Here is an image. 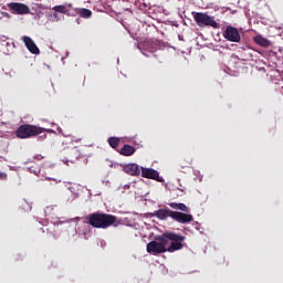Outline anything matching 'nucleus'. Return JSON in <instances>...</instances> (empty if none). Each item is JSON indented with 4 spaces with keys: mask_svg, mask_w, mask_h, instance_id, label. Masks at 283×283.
Returning <instances> with one entry per match:
<instances>
[{
    "mask_svg": "<svg viewBox=\"0 0 283 283\" xmlns=\"http://www.w3.org/2000/svg\"><path fill=\"white\" fill-rule=\"evenodd\" d=\"M118 218L114 214L105 213V212H93L86 216V222L93 229H109V227H114Z\"/></svg>",
    "mask_w": 283,
    "mask_h": 283,
    "instance_id": "nucleus-1",
    "label": "nucleus"
},
{
    "mask_svg": "<svg viewBox=\"0 0 283 283\" xmlns=\"http://www.w3.org/2000/svg\"><path fill=\"white\" fill-rule=\"evenodd\" d=\"M186 237L178 234L176 232H165L160 242L165 245V249H185L187 243H185Z\"/></svg>",
    "mask_w": 283,
    "mask_h": 283,
    "instance_id": "nucleus-2",
    "label": "nucleus"
},
{
    "mask_svg": "<svg viewBox=\"0 0 283 283\" xmlns=\"http://www.w3.org/2000/svg\"><path fill=\"white\" fill-rule=\"evenodd\" d=\"M45 132V128L36 126V125H30V124H23L18 127L15 130L17 138H34V136H39L40 134H43Z\"/></svg>",
    "mask_w": 283,
    "mask_h": 283,
    "instance_id": "nucleus-3",
    "label": "nucleus"
},
{
    "mask_svg": "<svg viewBox=\"0 0 283 283\" xmlns=\"http://www.w3.org/2000/svg\"><path fill=\"white\" fill-rule=\"evenodd\" d=\"M193 19L199 28H213L218 30L220 24L216 22V19L205 12L193 13Z\"/></svg>",
    "mask_w": 283,
    "mask_h": 283,
    "instance_id": "nucleus-4",
    "label": "nucleus"
},
{
    "mask_svg": "<svg viewBox=\"0 0 283 283\" xmlns=\"http://www.w3.org/2000/svg\"><path fill=\"white\" fill-rule=\"evenodd\" d=\"M223 39L231 43H240V41H242V35H240V31L235 29V27L228 25L223 31Z\"/></svg>",
    "mask_w": 283,
    "mask_h": 283,
    "instance_id": "nucleus-5",
    "label": "nucleus"
},
{
    "mask_svg": "<svg viewBox=\"0 0 283 283\" xmlns=\"http://www.w3.org/2000/svg\"><path fill=\"white\" fill-rule=\"evenodd\" d=\"M9 10L12 14H30V7L21 2H10L8 3Z\"/></svg>",
    "mask_w": 283,
    "mask_h": 283,
    "instance_id": "nucleus-6",
    "label": "nucleus"
},
{
    "mask_svg": "<svg viewBox=\"0 0 283 283\" xmlns=\"http://www.w3.org/2000/svg\"><path fill=\"white\" fill-rule=\"evenodd\" d=\"M172 220L179 222V224H189L193 222V216L185 212L172 211Z\"/></svg>",
    "mask_w": 283,
    "mask_h": 283,
    "instance_id": "nucleus-7",
    "label": "nucleus"
},
{
    "mask_svg": "<svg viewBox=\"0 0 283 283\" xmlns=\"http://www.w3.org/2000/svg\"><path fill=\"white\" fill-rule=\"evenodd\" d=\"M22 41H23L27 50H29V52H31V54H41V50H39V46L36 45V43H34V40H32V38L24 35L22 38Z\"/></svg>",
    "mask_w": 283,
    "mask_h": 283,
    "instance_id": "nucleus-8",
    "label": "nucleus"
},
{
    "mask_svg": "<svg viewBox=\"0 0 283 283\" xmlns=\"http://www.w3.org/2000/svg\"><path fill=\"white\" fill-rule=\"evenodd\" d=\"M142 178H148L150 180H157L160 182L158 178H160V174L153 168H142Z\"/></svg>",
    "mask_w": 283,
    "mask_h": 283,
    "instance_id": "nucleus-9",
    "label": "nucleus"
},
{
    "mask_svg": "<svg viewBox=\"0 0 283 283\" xmlns=\"http://www.w3.org/2000/svg\"><path fill=\"white\" fill-rule=\"evenodd\" d=\"M155 218H157L158 220H167V218H174V210L170 209H159L156 210L154 213Z\"/></svg>",
    "mask_w": 283,
    "mask_h": 283,
    "instance_id": "nucleus-10",
    "label": "nucleus"
},
{
    "mask_svg": "<svg viewBox=\"0 0 283 283\" xmlns=\"http://www.w3.org/2000/svg\"><path fill=\"white\" fill-rule=\"evenodd\" d=\"M124 171L129 176H140V168L137 164H128L124 167Z\"/></svg>",
    "mask_w": 283,
    "mask_h": 283,
    "instance_id": "nucleus-11",
    "label": "nucleus"
},
{
    "mask_svg": "<svg viewBox=\"0 0 283 283\" xmlns=\"http://www.w3.org/2000/svg\"><path fill=\"white\" fill-rule=\"evenodd\" d=\"M161 238H163V234L155 237V241H150L146 245V249H166L163 241H160Z\"/></svg>",
    "mask_w": 283,
    "mask_h": 283,
    "instance_id": "nucleus-12",
    "label": "nucleus"
},
{
    "mask_svg": "<svg viewBox=\"0 0 283 283\" xmlns=\"http://www.w3.org/2000/svg\"><path fill=\"white\" fill-rule=\"evenodd\" d=\"M120 156H134L136 154V147L125 144L120 150H119Z\"/></svg>",
    "mask_w": 283,
    "mask_h": 283,
    "instance_id": "nucleus-13",
    "label": "nucleus"
},
{
    "mask_svg": "<svg viewBox=\"0 0 283 283\" xmlns=\"http://www.w3.org/2000/svg\"><path fill=\"white\" fill-rule=\"evenodd\" d=\"M254 43H256V45H260L261 48H270L271 46V41H269L266 38L262 36V35H256L253 39Z\"/></svg>",
    "mask_w": 283,
    "mask_h": 283,
    "instance_id": "nucleus-14",
    "label": "nucleus"
},
{
    "mask_svg": "<svg viewBox=\"0 0 283 283\" xmlns=\"http://www.w3.org/2000/svg\"><path fill=\"white\" fill-rule=\"evenodd\" d=\"M171 209L175 211H184V213H189V207L185 203L170 202L168 203Z\"/></svg>",
    "mask_w": 283,
    "mask_h": 283,
    "instance_id": "nucleus-15",
    "label": "nucleus"
},
{
    "mask_svg": "<svg viewBox=\"0 0 283 283\" xmlns=\"http://www.w3.org/2000/svg\"><path fill=\"white\" fill-rule=\"evenodd\" d=\"M166 250L167 249H147V253H149L150 255H160V253H165ZM167 251L174 253L176 249H168Z\"/></svg>",
    "mask_w": 283,
    "mask_h": 283,
    "instance_id": "nucleus-16",
    "label": "nucleus"
},
{
    "mask_svg": "<svg viewBox=\"0 0 283 283\" xmlns=\"http://www.w3.org/2000/svg\"><path fill=\"white\" fill-rule=\"evenodd\" d=\"M81 156V151L76 148H73L69 151V160L70 163H74V160H78V157Z\"/></svg>",
    "mask_w": 283,
    "mask_h": 283,
    "instance_id": "nucleus-17",
    "label": "nucleus"
},
{
    "mask_svg": "<svg viewBox=\"0 0 283 283\" xmlns=\"http://www.w3.org/2000/svg\"><path fill=\"white\" fill-rule=\"evenodd\" d=\"M76 14H80L82 19H90L92 17V10L90 9H75Z\"/></svg>",
    "mask_w": 283,
    "mask_h": 283,
    "instance_id": "nucleus-18",
    "label": "nucleus"
},
{
    "mask_svg": "<svg viewBox=\"0 0 283 283\" xmlns=\"http://www.w3.org/2000/svg\"><path fill=\"white\" fill-rule=\"evenodd\" d=\"M107 143L112 147V149H116V147H118L120 145V138L109 137Z\"/></svg>",
    "mask_w": 283,
    "mask_h": 283,
    "instance_id": "nucleus-19",
    "label": "nucleus"
},
{
    "mask_svg": "<svg viewBox=\"0 0 283 283\" xmlns=\"http://www.w3.org/2000/svg\"><path fill=\"white\" fill-rule=\"evenodd\" d=\"M54 12H60V14H67V8L63 4L55 6L52 8Z\"/></svg>",
    "mask_w": 283,
    "mask_h": 283,
    "instance_id": "nucleus-20",
    "label": "nucleus"
},
{
    "mask_svg": "<svg viewBox=\"0 0 283 283\" xmlns=\"http://www.w3.org/2000/svg\"><path fill=\"white\" fill-rule=\"evenodd\" d=\"M8 178V175L6 172H0V180H6Z\"/></svg>",
    "mask_w": 283,
    "mask_h": 283,
    "instance_id": "nucleus-21",
    "label": "nucleus"
},
{
    "mask_svg": "<svg viewBox=\"0 0 283 283\" xmlns=\"http://www.w3.org/2000/svg\"><path fill=\"white\" fill-rule=\"evenodd\" d=\"M39 138H40L41 140H43V139L48 138V135L44 134L43 136H40Z\"/></svg>",
    "mask_w": 283,
    "mask_h": 283,
    "instance_id": "nucleus-22",
    "label": "nucleus"
},
{
    "mask_svg": "<svg viewBox=\"0 0 283 283\" xmlns=\"http://www.w3.org/2000/svg\"><path fill=\"white\" fill-rule=\"evenodd\" d=\"M67 163H70V160H66L65 164L67 165Z\"/></svg>",
    "mask_w": 283,
    "mask_h": 283,
    "instance_id": "nucleus-23",
    "label": "nucleus"
},
{
    "mask_svg": "<svg viewBox=\"0 0 283 283\" xmlns=\"http://www.w3.org/2000/svg\"><path fill=\"white\" fill-rule=\"evenodd\" d=\"M69 8H72V4H69Z\"/></svg>",
    "mask_w": 283,
    "mask_h": 283,
    "instance_id": "nucleus-24",
    "label": "nucleus"
}]
</instances>
